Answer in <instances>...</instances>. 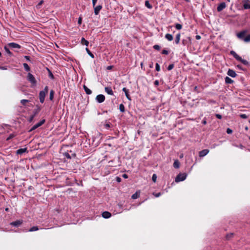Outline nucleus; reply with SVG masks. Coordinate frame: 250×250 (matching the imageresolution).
<instances>
[{"instance_id":"6","label":"nucleus","mask_w":250,"mask_h":250,"mask_svg":"<svg viewBox=\"0 0 250 250\" xmlns=\"http://www.w3.org/2000/svg\"><path fill=\"white\" fill-rule=\"evenodd\" d=\"M96 100L99 103H102L105 100V97L103 94H99L96 96Z\"/></svg>"},{"instance_id":"62","label":"nucleus","mask_w":250,"mask_h":250,"mask_svg":"<svg viewBox=\"0 0 250 250\" xmlns=\"http://www.w3.org/2000/svg\"><path fill=\"white\" fill-rule=\"evenodd\" d=\"M185 40H183V44H184V45L185 44Z\"/></svg>"},{"instance_id":"52","label":"nucleus","mask_w":250,"mask_h":250,"mask_svg":"<svg viewBox=\"0 0 250 250\" xmlns=\"http://www.w3.org/2000/svg\"><path fill=\"white\" fill-rule=\"evenodd\" d=\"M24 58H25V59H26L27 61H30V57H29V56H24Z\"/></svg>"},{"instance_id":"51","label":"nucleus","mask_w":250,"mask_h":250,"mask_svg":"<svg viewBox=\"0 0 250 250\" xmlns=\"http://www.w3.org/2000/svg\"><path fill=\"white\" fill-rule=\"evenodd\" d=\"M116 181H117V182H119H119H120L121 181V178H120V177H116Z\"/></svg>"},{"instance_id":"30","label":"nucleus","mask_w":250,"mask_h":250,"mask_svg":"<svg viewBox=\"0 0 250 250\" xmlns=\"http://www.w3.org/2000/svg\"><path fill=\"white\" fill-rule=\"evenodd\" d=\"M119 109L121 112H125V106L123 104H121L119 105Z\"/></svg>"},{"instance_id":"46","label":"nucleus","mask_w":250,"mask_h":250,"mask_svg":"<svg viewBox=\"0 0 250 250\" xmlns=\"http://www.w3.org/2000/svg\"><path fill=\"white\" fill-rule=\"evenodd\" d=\"M232 130L231 129H230L229 128H227V133L228 134H231V133H232Z\"/></svg>"},{"instance_id":"40","label":"nucleus","mask_w":250,"mask_h":250,"mask_svg":"<svg viewBox=\"0 0 250 250\" xmlns=\"http://www.w3.org/2000/svg\"><path fill=\"white\" fill-rule=\"evenodd\" d=\"M156 179H157V176L155 174H154L153 175H152V181L154 182H155L156 181Z\"/></svg>"},{"instance_id":"8","label":"nucleus","mask_w":250,"mask_h":250,"mask_svg":"<svg viewBox=\"0 0 250 250\" xmlns=\"http://www.w3.org/2000/svg\"><path fill=\"white\" fill-rule=\"evenodd\" d=\"M243 7L245 9H250V0H243Z\"/></svg>"},{"instance_id":"61","label":"nucleus","mask_w":250,"mask_h":250,"mask_svg":"<svg viewBox=\"0 0 250 250\" xmlns=\"http://www.w3.org/2000/svg\"><path fill=\"white\" fill-rule=\"evenodd\" d=\"M197 86H195L194 87V90L197 91Z\"/></svg>"},{"instance_id":"32","label":"nucleus","mask_w":250,"mask_h":250,"mask_svg":"<svg viewBox=\"0 0 250 250\" xmlns=\"http://www.w3.org/2000/svg\"><path fill=\"white\" fill-rule=\"evenodd\" d=\"M29 101L28 100H25V99H23V100H21V103L23 105H25L26 104V103H29Z\"/></svg>"},{"instance_id":"34","label":"nucleus","mask_w":250,"mask_h":250,"mask_svg":"<svg viewBox=\"0 0 250 250\" xmlns=\"http://www.w3.org/2000/svg\"><path fill=\"white\" fill-rule=\"evenodd\" d=\"M86 51L90 57H91L92 58L94 57L93 54L90 52V51L87 48H86Z\"/></svg>"},{"instance_id":"20","label":"nucleus","mask_w":250,"mask_h":250,"mask_svg":"<svg viewBox=\"0 0 250 250\" xmlns=\"http://www.w3.org/2000/svg\"><path fill=\"white\" fill-rule=\"evenodd\" d=\"M165 38L168 41H171L173 39L172 35L170 34H167L165 35Z\"/></svg>"},{"instance_id":"63","label":"nucleus","mask_w":250,"mask_h":250,"mask_svg":"<svg viewBox=\"0 0 250 250\" xmlns=\"http://www.w3.org/2000/svg\"><path fill=\"white\" fill-rule=\"evenodd\" d=\"M106 126L108 127H109V125L108 124H106Z\"/></svg>"},{"instance_id":"39","label":"nucleus","mask_w":250,"mask_h":250,"mask_svg":"<svg viewBox=\"0 0 250 250\" xmlns=\"http://www.w3.org/2000/svg\"><path fill=\"white\" fill-rule=\"evenodd\" d=\"M174 67V64H170L168 65V67H167V69L168 70H171V69H172Z\"/></svg>"},{"instance_id":"57","label":"nucleus","mask_w":250,"mask_h":250,"mask_svg":"<svg viewBox=\"0 0 250 250\" xmlns=\"http://www.w3.org/2000/svg\"><path fill=\"white\" fill-rule=\"evenodd\" d=\"M112 66H108L107 67V69H108V70H110L112 68Z\"/></svg>"},{"instance_id":"41","label":"nucleus","mask_w":250,"mask_h":250,"mask_svg":"<svg viewBox=\"0 0 250 250\" xmlns=\"http://www.w3.org/2000/svg\"><path fill=\"white\" fill-rule=\"evenodd\" d=\"M153 48L156 50H159L160 49V46L159 45L156 44L153 46Z\"/></svg>"},{"instance_id":"7","label":"nucleus","mask_w":250,"mask_h":250,"mask_svg":"<svg viewBox=\"0 0 250 250\" xmlns=\"http://www.w3.org/2000/svg\"><path fill=\"white\" fill-rule=\"evenodd\" d=\"M94 8V14L95 15H97L99 14L100 11L102 9V5H99L97 6L95 5L94 6H93Z\"/></svg>"},{"instance_id":"24","label":"nucleus","mask_w":250,"mask_h":250,"mask_svg":"<svg viewBox=\"0 0 250 250\" xmlns=\"http://www.w3.org/2000/svg\"><path fill=\"white\" fill-rule=\"evenodd\" d=\"M140 196V192H138L137 191L135 193H134L132 196H131V198L132 199H136L138 198H139Z\"/></svg>"},{"instance_id":"27","label":"nucleus","mask_w":250,"mask_h":250,"mask_svg":"<svg viewBox=\"0 0 250 250\" xmlns=\"http://www.w3.org/2000/svg\"><path fill=\"white\" fill-rule=\"evenodd\" d=\"M54 91L53 90H51L49 94V99L51 101H52L54 98Z\"/></svg>"},{"instance_id":"48","label":"nucleus","mask_w":250,"mask_h":250,"mask_svg":"<svg viewBox=\"0 0 250 250\" xmlns=\"http://www.w3.org/2000/svg\"><path fill=\"white\" fill-rule=\"evenodd\" d=\"M215 116L216 118H217L218 119H222V115H220V114H215Z\"/></svg>"},{"instance_id":"25","label":"nucleus","mask_w":250,"mask_h":250,"mask_svg":"<svg viewBox=\"0 0 250 250\" xmlns=\"http://www.w3.org/2000/svg\"><path fill=\"white\" fill-rule=\"evenodd\" d=\"M180 166V163L178 160H176L173 163V167L175 168H178Z\"/></svg>"},{"instance_id":"17","label":"nucleus","mask_w":250,"mask_h":250,"mask_svg":"<svg viewBox=\"0 0 250 250\" xmlns=\"http://www.w3.org/2000/svg\"><path fill=\"white\" fill-rule=\"evenodd\" d=\"M105 91L109 95H113V92L110 87H105L104 88Z\"/></svg>"},{"instance_id":"56","label":"nucleus","mask_w":250,"mask_h":250,"mask_svg":"<svg viewBox=\"0 0 250 250\" xmlns=\"http://www.w3.org/2000/svg\"><path fill=\"white\" fill-rule=\"evenodd\" d=\"M0 69L2 70H6L7 68L4 66H0Z\"/></svg>"},{"instance_id":"44","label":"nucleus","mask_w":250,"mask_h":250,"mask_svg":"<svg viewBox=\"0 0 250 250\" xmlns=\"http://www.w3.org/2000/svg\"><path fill=\"white\" fill-rule=\"evenodd\" d=\"M156 197H159V196H160L161 195V192H158V193H153V194Z\"/></svg>"},{"instance_id":"59","label":"nucleus","mask_w":250,"mask_h":250,"mask_svg":"<svg viewBox=\"0 0 250 250\" xmlns=\"http://www.w3.org/2000/svg\"><path fill=\"white\" fill-rule=\"evenodd\" d=\"M239 147L241 148H243L244 147V146H243V145H239Z\"/></svg>"},{"instance_id":"38","label":"nucleus","mask_w":250,"mask_h":250,"mask_svg":"<svg viewBox=\"0 0 250 250\" xmlns=\"http://www.w3.org/2000/svg\"><path fill=\"white\" fill-rule=\"evenodd\" d=\"M240 117L242 119H247L248 118V116L245 114H240Z\"/></svg>"},{"instance_id":"15","label":"nucleus","mask_w":250,"mask_h":250,"mask_svg":"<svg viewBox=\"0 0 250 250\" xmlns=\"http://www.w3.org/2000/svg\"><path fill=\"white\" fill-rule=\"evenodd\" d=\"M123 91L125 92V96L127 98V99L130 101L131 99V97L129 94L128 90L126 88L124 87L123 88Z\"/></svg>"},{"instance_id":"16","label":"nucleus","mask_w":250,"mask_h":250,"mask_svg":"<svg viewBox=\"0 0 250 250\" xmlns=\"http://www.w3.org/2000/svg\"><path fill=\"white\" fill-rule=\"evenodd\" d=\"M102 216L104 218L107 219L111 216V214L109 212L105 211L103 212Z\"/></svg>"},{"instance_id":"12","label":"nucleus","mask_w":250,"mask_h":250,"mask_svg":"<svg viewBox=\"0 0 250 250\" xmlns=\"http://www.w3.org/2000/svg\"><path fill=\"white\" fill-rule=\"evenodd\" d=\"M209 152V150L207 149H204L199 152V156L203 157L207 155Z\"/></svg>"},{"instance_id":"14","label":"nucleus","mask_w":250,"mask_h":250,"mask_svg":"<svg viewBox=\"0 0 250 250\" xmlns=\"http://www.w3.org/2000/svg\"><path fill=\"white\" fill-rule=\"evenodd\" d=\"M8 45L12 48H20L21 46L17 43H14V42H11L8 43Z\"/></svg>"},{"instance_id":"60","label":"nucleus","mask_w":250,"mask_h":250,"mask_svg":"<svg viewBox=\"0 0 250 250\" xmlns=\"http://www.w3.org/2000/svg\"><path fill=\"white\" fill-rule=\"evenodd\" d=\"M43 2V0H42L39 3V5H41Z\"/></svg>"},{"instance_id":"19","label":"nucleus","mask_w":250,"mask_h":250,"mask_svg":"<svg viewBox=\"0 0 250 250\" xmlns=\"http://www.w3.org/2000/svg\"><path fill=\"white\" fill-rule=\"evenodd\" d=\"M83 89L85 92V93L88 94V95H90L92 93V91L89 89L86 86H85V85H84L83 86Z\"/></svg>"},{"instance_id":"53","label":"nucleus","mask_w":250,"mask_h":250,"mask_svg":"<svg viewBox=\"0 0 250 250\" xmlns=\"http://www.w3.org/2000/svg\"><path fill=\"white\" fill-rule=\"evenodd\" d=\"M65 156L67 158H70V155L68 153H65Z\"/></svg>"},{"instance_id":"21","label":"nucleus","mask_w":250,"mask_h":250,"mask_svg":"<svg viewBox=\"0 0 250 250\" xmlns=\"http://www.w3.org/2000/svg\"><path fill=\"white\" fill-rule=\"evenodd\" d=\"M180 33H178L176 35V38H175V43L178 44L179 43L180 40Z\"/></svg>"},{"instance_id":"2","label":"nucleus","mask_w":250,"mask_h":250,"mask_svg":"<svg viewBox=\"0 0 250 250\" xmlns=\"http://www.w3.org/2000/svg\"><path fill=\"white\" fill-rule=\"evenodd\" d=\"M48 92V87L47 86H46L44 89L42 91H41L39 93V99L41 103H43L44 101L45 97L46 94Z\"/></svg>"},{"instance_id":"49","label":"nucleus","mask_w":250,"mask_h":250,"mask_svg":"<svg viewBox=\"0 0 250 250\" xmlns=\"http://www.w3.org/2000/svg\"><path fill=\"white\" fill-rule=\"evenodd\" d=\"M154 83L155 86H158L159 84V82L158 80H156L155 81Z\"/></svg>"},{"instance_id":"4","label":"nucleus","mask_w":250,"mask_h":250,"mask_svg":"<svg viewBox=\"0 0 250 250\" xmlns=\"http://www.w3.org/2000/svg\"><path fill=\"white\" fill-rule=\"evenodd\" d=\"M27 79L32 84H36L37 81H36L35 77L30 73H29L28 74V75H27Z\"/></svg>"},{"instance_id":"3","label":"nucleus","mask_w":250,"mask_h":250,"mask_svg":"<svg viewBox=\"0 0 250 250\" xmlns=\"http://www.w3.org/2000/svg\"><path fill=\"white\" fill-rule=\"evenodd\" d=\"M187 174L185 173L179 174L175 178V182L178 183L185 180L187 177Z\"/></svg>"},{"instance_id":"47","label":"nucleus","mask_w":250,"mask_h":250,"mask_svg":"<svg viewBox=\"0 0 250 250\" xmlns=\"http://www.w3.org/2000/svg\"><path fill=\"white\" fill-rule=\"evenodd\" d=\"M35 116V114H34V115H32V116L30 117V118H29V122H31L33 121V119H34V118Z\"/></svg>"},{"instance_id":"18","label":"nucleus","mask_w":250,"mask_h":250,"mask_svg":"<svg viewBox=\"0 0 250 250\" xmlns=\"http://www.w3.org/2000/svg\"><path fill=\"white\" fill-rule=\"evenodd\" d=\"M27 151V148H20L17 150V153L18 154H22Z\"/></svg>"},{"instance_id":"10","label":"nucleus","mask_w":250,"mask_h":250,"mask_svg":"<svg viewBox=\"0 0 250 250\" xmlns=\"http://www.w3.org/2000/svg\"><path fill=\"white\" fill-rule=\"evenodd\" d=\"M247 33V31L244 30L237 34V37L240 40H243L245 36Z\"/></svg>"},{"instance_id":"5","label":"nucleus","mask_w":250,"mask_h":250,"mask_svg":"<svg viewBox=\"0 0 250 250\" xmlns=\"http://www.w3.org/2000/svg\"><path fill=\"white\" fill-rule=\"evenodd\" d=\"M45 122V120L43 119L42 121H41L40 122L37 123V124L35 125L33 127L29 130V131H32L34 130L35 129H37L40 126H41L42 125H43Z\"/></svg>"},{"instance_id":"43","label":"nucleus","mask_w":250,"mask_h":250,"mask_svg":"<svg viewBox=\"0 0 250 250\" xmlns=\"http://www.w3.org/2000/svg\"><path fill=\"white\" fill-rule=\"evenodd\" d=\"M82 17H80L78 19V23L79 24V25H81L82 24Z\"/></svg>"},{"instance_id":"33","label":"nucleus","mask_w":250,"mask_h":250,"mask_svg":"<svg viewBox=\"0 0 250 250\" xmlns=\"http://www.w3.org/2000/svg\"><path fill=\"white\" fill-rule=\"evenodd\" d=\"M175 28L178 30H180L182 28V25L179 23H176L175 24Z\"/></svg>"},{"instance_id":"64","label":"nucleus","mask_w":250,"mask_h":250,"mask_svg":"<svg viewBox=\"0 0 250 250\" xmlns=\"http://www.w3.org/2000/svg\"><path fill=\"white\" fill-rule=\"evenodd\" d=\"M150 68H152L153 67V64H152L151 65H150L149 66Z\"/></svg>"},{"instance_id":"29","label":"nucleus","mask_w":250,"mask_h":250,"mask_svg":"<svg viewBox=\"0 0 250 250\" xmlns=\"http://www.w3.org/2000/svg\"><path fill=\"white\" fill-rule=\"evenodd\" d=\"M145 6L149 9H151L152 7V5L150 4L148 0H146L145 1Z\"/></svg>"},{"instance_id":"37","label":"nucleus","mask_w":250,"mask_h":250,"mask_svg":"<svg viewBox=\"0 0 250 250\" xmlns=\"http://www.w3.org/2000/svg\"><path fill=\"white\" fill-rule=\"evenodd\" d=\"M48 70L49 71V77L51 79H54V76H53V74L52 73V72L48 69Z\"/></svg>"},{"instance_id":"58","label":"nucleus","mask_w":250,"mask_h":250,"mask_svg":"<svg viewBox=\"0 0 250 250\" xmlns=\"http://www.w3.org/2000/svg\"><path fill=\"white\" fill-rule=\"evenodd\" d=\"M202 123L204 124V125H206L207 124V122L205 120H204L202 121Z\"/></svg>"},{"instance_id":"31","label":"nucleus","mask_w":250,"mask_h":250,"mask_svg":"<svg viewBox=\"0 0 250 250\" xmlns=\"http://www.w3.org/2000/svg\"><path fill=\"white\" fill-rule=\"evenodd\" d=\"M244 41L246 42H250V34L247 36L244 39Z\"/></svg>"},{"instance_id":"9","label":"nucleus","mask_w":250,"mask_h":250,"mask_svg":"<svg viewBox=\"0 0 250 250\" xmlns=\"http://www.w3.org/2000/svg\"><path fill=\"white\" fill-rule=\"evenodd\" d=\"M23 221L22 220H17L15 221L11 222L10 224L15 227H19L22 224Z\"/></svg>"},{"instance_id":"35","label":"nucleus","mask_w":250,"mask_h":250,"mask_svg":"<svg viewBox=\"0 0 250 250\" xmlns=\"http://www.w3.org/2000/svg\"><path fill=\"white\" fill-rule=\"evenodd\" d=\"M233 235V233H232L228 234L226 235V239L229 240L230 238L232 237Z\"/></svg>"},{"instance_id":"22","label":"nucleus","mask_w":250,"mask_h":250,"mask_svg":"<svg viewBox=\"0 0 250 250\" xmlns=\"http://www.w3.org/2000/svg\"><path fill=\"white\" fill-rule=\"evenodd\" d=\"M81 43L83 45L88 46L89 42L87 40H86L84 38H82L81 39Z\"/></svg>"},{"instance_id":"45","label":"nucleus","mask_w":250,"mask_h":250,"mask_svg":"<svg viewBox=\"0 0 250 250\" xmlns=\"http://www.w3.org/2000/svg\"><path fill=\"white\" fill-rule=\"evenodd\" d=\"M168 51L167 50L164 49L163 50L162 53L163 54L167 55L168 54Z\"/></svg>"},{"instance_id":"50","label":"nucleus","mask_w":250,"mask_h":250,"mask_svg":"<svg viewBox=\"0 0 250 250\" xmlns=\"http://www.w3.org/2000/svg\"><path fill=\"white\" fill-rule=\"evenodd\" d=\"M92 1L93 6H94L95 5H96V3L97 1V0H92Z\"/></svg>"},{"instance_id":"23","label":"nucleus","mask_w":250,"mask_h":250,"mask_svg":"<svg viewBox=\"0 0 250 250\" xmlns=\"http://www.w3.org/2000/svg\"><path fill=\"white\" fill-rule=\"evenodd\" d=\"M225 82L226 83L230 84L233 82V81L228 77L225 78Z\"/></svg>"},{"instance_id":"13","label":"nucleus","mask_w":250,"mask_h":250,"mask_svg":"<svg viewBox=\"0 0 250 250\" xmlns=\"http://www.w3.org/2000/svg\"><path fill=\"white\" fill-rule=\"evenodd\" d=\"M227 74L232 78H234L236 76V74L234 70L230 69H229L227 72Z\"/></svg>"},{"instance_id":"28","label":"nucleus","mask_w":250,"mask_h":250,"mask_svg":"<svg viewBox=\"0 0 250 250\" xmlns=\"http://www.w3.org/2000/svg\"><path fill=\"white\" fill-rule=\"evenodd\" d=\"M23 65L24 68L25 69V70L26 71H29L30 70V68L27 63H24L23 64Z\"/></svg>"},{"instance_id":"11","label":"nucleus","mask_w":250,"mask_h":250,"mask_svg":"<svg viewBox=\"0 0 250 250\" xmlns=\"http://www.w3.org/2000/svg\"><path fill=\"white\" fill-rule=\"evenodd\" d=\"M226 6L225 2H221L217 7V10L218 12H220L223 10Z\"/></svg>"},{"instance_id":"1","label":"nucleus","mask_w":250,"mask_h":250,"mask_svg":"<svg viewBox=\"0 0 250 250\" xmlns=\"http://www.w3.org/2000/svg\"><path fill=\"white\" fill-rule=\"evenodd\" d=\"M230 53V54L232 55L236 60L240 61L244 65H248L249 64V62L247 60L243 59L234 51L232 50Z\"/></svg>"},{"instance_id":"42","label":"nucleus","mask_w":250,"mask_h":250,"mask_svg":"<svg viewBox=\"0 0 250 250\" xmlns=\"http://www.w3.org/2000/svg\"><path fill=\"white\" fill-rule=\"evenodd\" d=\"M156 70L159 71L160 70V66L158 63H156Z\"/></svg>"},{"instance_id":"55","label":"nucleus","mask_w":250,"mask_h":250,"mask_svg":"<svg viewBox=\"0 0 250 250\" xmlns=\"http://www.w3.org/2000/svg\"><path fill=\"white\" fill-rule=\"evenodd\" d=\"M122 176L124 178H128V176L126 174H124Z\"/></svg>"},{"instance_id":"54","label":"nucleus","mask_w":250,"mask_h":250,"mask_svg":"<svg viewBox=\"0 0 250 250\" xmlns=\"http://www.w3.org/2000/svg\"><path fill=\"white\" fill-rule=\"evenodd\" d=\"M195 38L196 40H200L201 39V36L199 35H196Z\"/></svg>"},{"instance_id":"36","label":"nucleus","mask_w":250,"mask_h":250,"mask_svg":"<svg viewBox=\"0 0 250 250\" xmlns=\"http://www.w3.org/2000/svg\"><path fill=\"white\" fill-rule=\"evenodd\" d=\"M4 50L6 52V53H8L9 55H12L11 52L10 51L9 48L7 46H5L4 47Z\"/></svg>"},{"instance_id":"26","label":"nucleus","mask_w":250,"mask_h":250,"mask_svg":"<svg viewBox=\"0 0 250 250\" xmlns=\"http://www.w3.org/2000/svg\"><path fill=\"white\" fill-rule=\"evenodd\" d=\"M39 229L37 226H33V227L31 228L28 231L30 232H32L38 230Z\"/></svg>"}]
</instances>
